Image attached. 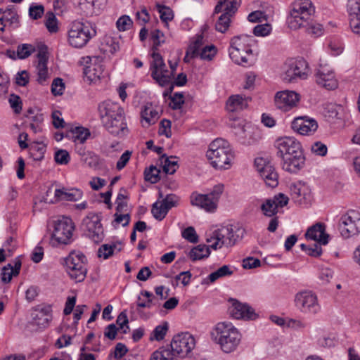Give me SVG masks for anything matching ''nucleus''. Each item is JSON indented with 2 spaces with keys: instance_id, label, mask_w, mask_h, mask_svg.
Returning a JSON list of instances; mask_svg holds the SVG:
<instances>
[{
  "instance_id": "62",
  "label": "nucleus",
  "mask_w": 360,
  "mask_h": 360,
  "mask_svg": "<svg viewBox=\"0 0 360 360\" xmlns=\"http://www.w3.org/2000/svg\"><path fill=\"white\" fill-rule=\"evenodd\" d=\"M65 89V85L63 82V79L60 78H56L53 79L51 84V92L53 95H62L63 93V90Z\"/></svg>"
},
{
  "instance_id": "25",
  "label": "nucleus",
  "mask_w": 360,
  "mask_h": 360,
  "mask_svg": "<svg viewBox=\"0 0 360 360\" xmlns=\"http://www.w3.org/2000/svg\"><path fill=\"white\" fill-rule=\"evenodd\" d=\"M230 314L236 319H251L254 320L257 315L255 310L248 304L236 302L229 309Z\"/></svg>"
},
{
  "instance_id": "37",
  "label": "nucleus",
  "mask_w": 360,
  "mask_h": 360,
  "mask_svg": "<svg viewBox=\"0 0 360 360\" xmlns=\"http://www.w3.org/2000/svg\"><path fill=\"white\" fill-rule=\"evenodd\" d=\"M210 255V247L202 244L193 248L188 253V256L193 262L207 258Z\"/></svg>"
},
{
  "instance_id": "35",
  "label": "nucleus",
  "mask_w": 360,
  "mask_h": 360,
  "mask_svg": "<svg viewBox=\"0 0 360 360\" xmlns=\"http://www.w3.org/2000/svg\"><path fill=\"white\" fill-rule=\"evenodd\" d=\"M291 30L304 28L311 37H318L323 34L324 29L322 24H290Z\"/></svg>"
},
{
  "instance_id": "42",
  "label": "nucleus",
  "mask_w": 360,
  "mask_h": 360,
  "mask_svg": "<svg viewBox=\"0 0 360 360\" xmlns=\"http://www.w3.org/2000/svg\"><path fill=\"white\" fill-rule=\"evenodd\" d=\"M235 134L238 137V141L242 144L251 145L255 141V139L252 136V133L243 127H239Z\"/></svg>"
},
{
  "instance_id": "52",
  "label": "nucleus",
  "mask_w": 360,
  "mask_h": 360,
  "mask_svg": "<svg viewBox=\"0 0 360 360\" xmlns=\"http://www.w3.org/2000/svg\"><path fill=\"white\" fill-rule=\"evenodd\" d=\"M157 8L160 15V18L163 22H167L168 21H171L173 19L174 13L169 7L158 4Z\"/></svg>"
},
{
  "instance_id": "20",
  "label": "nucleus",
  "mask_w": 360,
  "mask_h": 360,
  "mask_svg": "<svg viewBox=\"0 0 360 360\" xmlns=\"http://www.w3.org/2000/svg\"><path fill=\"white\" fill-rule=\"evenodd\" d=\"M300 99V95L295 91L285 90L276 94L274 103L278 109L287 112L295 107Z\"/></svg>"
},
{
  "instance_id": "7",
  "label": "nucleus",
  "mask_w": 360,
  "mask_h": 360,
  "mask_svg": "<svg viewBox=\"0 0 360 360\" xmlns=\"http://www.w3.org/2000/svg\"><path fill=\"white\" fill-rule=\"evenodd\" d=\"M63 265L69 276L76 282L83 281L87 274L86 257L82 253L71 252Z\"/></svg>"
},
{
  "instance_id": "44",
  "label": "nucleus",
  "mask_w": 360,
  "mask_h": 360,
  "mask_svg": "<svg viewBox=\"0 0 360 360\" xmlns=\"http://www.w3.org/2000/svg\"><path fill=\"white\" fill-rule=\"evenodd\" d=\"M160 162L162 165V169L166 174H173L178 167L177 162L172 158H169L165 155L161 156Z\"/></svg>"
},
{
  "instance_id": "30",
  "label": "nucleus",
  "mask_w": 360,
  "mask_h": 360,
  "mask_svg": "<svg viewBox=\"0 0 360 360\" xmlns=\"http://www.w3.org/2000/svg\"><path fill=\"white\" fill-rule=\"evenodd\" d=\"M22 262L20 258L16 257L13 261V264H8L1 269V279L4 283H9L13 276H18L20 273Z\"/></svg>"
},
{
  "instance_id": "34",
  "label": "nucleus",
  "mask_w": 360,
  "mask_h": 360,
  "mask_svg": "<svg viewBox=\"0 0 360 360\" xmlns=\"http://www.w3.org/2000/svg\"><path fill=\"white\" fill-rule=\"evenodd\" d=\"M82 193L78 189H56L55 198L58 200L77 201L82 198Z\"/></svg>"
},
{
  "instance_id": "61",
  "label": "nucleus",
  "mask_w": 360,
  "mask_h": 360,
  "mask_svg": "<svg viewBox=\"0 0 360 360\" xmlns=\"http://www.w3.org/2000/svg\"><path fill=\"white\" fill-rule=\"evenodd\" d=\"M44 13L42 5H32L29 8V15L32 20H38Z\"/></svg>"
},
{
  "instance_id": "51",
  "label": "nucleus",
  "mask_w": 360,
  "mask_h": 360,
  "mask_svg": "<svg viewBox=\"0 0 360 360\" xmlns=\"http://www.w3.org/2000/svg\"><path fill=\"white\" fill-rule=\"evenodd\" d=\"M72 132L75 141H79L80 143H84L90 136L89 130L82 127H75Z\"/></svg>"
},
{
  "instance_id": "55",
  "label": "nucleus",
  "mask_w": 360,
  "mask_h": 360,
  "mask_svg": "<svg viewBox=\"0 0 360 360\" xmlns=\"http://www.w3.org/2000/svg\"><path fill=\"white\" fill-rule=\"evenodd\" d=\"M180 201V198L175 194H168L161 201L164 207L169 212L172 207L178 206Z\"/></svg>"
},
{
  "instance_id": "58",
  "label": "nucleus",
  "mask_w": 360,
  "mask_h": 360,
  "mask_svg": "<svg viewBox=\"0 0 360 360\" xmlns=\"http://www.w3.org/2000/svg\"><path fill=\"white\" fill-rule=\"evenodd\" d=\"M182 237L192 243H196L198 241V236L195 229L193 226H188L181 233Z\"/></svg>"
},
{
  "instance_id": "59",
  "label": "nucleus",
  "mask_w": 360,
  "mask_h": 360,
  "mask_svg": "<svg viewBox=\"0 0 360 360\" xmlns=\"http://www.w3.org/2000/svg\"><path fill=\"white\" fill-rule=\"evenodd\" d=\"M224 190V186L222 184H218L215 185L211 190V191L207 193V195H210V198H212V201L215 202V205L217 206L218 202L221 198Z\"/></svg>"
},
{
  "instance_id": "9",
  "label": "nucleus",
  "mask_w": 360,
  "mask_h": 360,
  "mask_svg": "<svg viewBox=\"0 0 360 360\" xmlns=\"http://www.w3.org/2000/svg\"><path fill=\"white\" fill-rule=\"evenodd\" d=\"M96 34L92 24H72L68 31L69 44L75 48H82Z\"/></svg>"
},
{
  "instance_id": "2",
  "label": "nucleus",
  "mask_w": 360,
  "mask_h": 360,
  "mask_svg": "<svg viewBox=\"0 0 360 360\" xmlns=\"http://www.w3.org/2000/svg\"><path fill=\"white\" fill-rule=\"evenodd\" d=\"M194 338L188 333L174 336L171 343L155 351L150 360H174L186 356L194 347Z\"/></svg>"
},
{
  "instance_id": "47",
  "label": "nucleus",
  "mask_w": 360,
  "mask_h": 360,
  "mask_svg": "<svg viewBox=\"0 0 360 360\" xmlns=\"http://www.w3.org/2000/svg\"><path fill=\"white\" fill-rule=\"evenodd\" d=\"M151 213L155 219L162 221L165 218L168 211L164 207L161 201H157L152 205Z\"/></svg>"
},
{
  "instance_id": "18",
  "label": "nucleus",
  "mask_w": 360,
  "mask_h": 360,
  "mask_svg": "<svg viewBox=\"0 0 360 360\" xmlns=\"http://www.w3.org/2000/svg\"><path fill=\"white\" fill-rule=\"evenodd\" d=\"M288 201L287 195L279 193L273 198L265 199L260 205V210L265 217H273L277 214L280 208L288 205Z\"/></svg>"
},
{
  "instance_id": "41",
  "label": "nucleus",
  "mask_w": 360,
  "mask_h": 360,
  "mask_svg": "<svg viewBox=\"0 0 360 360\" xmlns=\"http://www.w3.org/2000/svg\"><path fill=\"white\" fill-rule=\"evenodd\" d=\"M204 44V37L203 34H197L191 42L187 49L188 53H191L193 56L198 57L199 53L200 52L202 46Z\"/></svg>"
},
{
  "instance_id": "24",
  "label": "nucleus",
  "mask_w": 360,
  "mask_h": 360,
  "mask_svg": "<svg viewBox=\"0 0 360 360\" xmlns=\"http://www.w3.org/2000/svg\"><path fill=\"white\" fill-rule=\"evenodd\" d=\"M292 128L302 135H309L316 131L318 124L313 119L297 117L292 122Z\"/></svg>"
},
{
  "instance_id": "50",
  "label": "nucleus",
  "mask_w": 360,
  "mask_h": 360,
  "mask_svg": "<svg viewBox=\"0 0 360 360\" xmlns=\"http://www.w3.org/2000/svg\"><path fill=\"white\" fill-rule=\"evenodd\" d=\"M35 51V47L30 44H22L17 48V56L18 59H25Z\"/></svg>"
},
{
  "instance_id": "12",
  "label": "nucleus",
  "mask_w": 360,
  "mask_h": 360,
  "mask_svg": "<svg viewBox=\"0 0 360 360\" xmlns=\"http://www.w3.org/2000/svg\"><path fill=\"white\" fill-rule=\"evenodd\" d=\"M308 64L303 58H290L284 64L283 80L293 82L297 79H304L307 77Z\"/></svg>"
},
{
  "instance_id": "60",
  "label": "nucleus",
  "mask_w": 360,
  "mask_h": 360,
  "mask_svg": "<svg viewBox=\"0 0 360 360\" xmlns=\"http://www.w3.org/2000/svg\"><path fill=\"white\" fill-rule=\"evenodd\" d=\"M55 161L60 165H67L70 160L68 152L65 150H58L55 153Z\"/></svg>"
},
{
  "instance_id": "36",
  "label": "nucleus",
  "mask_w": 360,
  "mask_h": 360,
  "mask_svg": "<svg viewBox=\"0 0 360 360\" xmlns=\"http://www.w3.org/2000/svg\"><path fill=\"white\" fill-rule=\"evenodd\" d=\"M100 50L105 54H113L120 49L119 43L112 37L105 35L100 44Z\"/></svg>"
},
{
  "instance_id": "32",
  "label": "nucleus",
  "mask_w": 360,
  "mask_h": 360,
  "mask_svg": "<svg viewBox=\"0 0 360 360\" xmlns=\"http://www.w3.org/2000/svg\"><path fill=\"white\" fill-rule=\"evenodd\" d=\"M141 114L143 127H148L155 124L159 118L158 111L154 109L151 103L146 105Z\"/></svg>"
},
{
  "instance_id": "45",
  "label": "nucleus",
  "mask_w": 360,
  "mask_h": 360,
  "mask_svg": "<svg viewBox=\"0 0 360 360\" xmlns=\"http://www.w3.org/2000/svg\"><path fill=\"white\" fill-rule=\"evenodd\" d=\"M233 273V271L231 270L229 266L224 265L221 267L219 268L217 271L211 273L208 276L207 279H209L210 283H214L220 278L232 275Z\"/></svg>"
},
{
  "instance_id": "13",
  "label": "nucleus",
  "mask_w": 360,
  "mask_h": 360,
  "mask_svg": "<svg viewBox=\"0 0 360 360\" xmlns=\"http://www.w3.org/2000/svg\"><path fill=\"white\" fill-rule=\"evenodd\" d=\"M296 308L304 314H316L321 311L317 295L311 290H302L295 295Z\"/></svg>"
},
{
  "instance_id": "33",
  "label": "nucleus",
  "mask_w": 360,
  "mask_h": 360,
  "mask_svg": "<svg viewBox=\"0 0 360 360\" xmlns=\"http://www.w3.org/2000/svg\"><path fill=\"white\" fill-rule=\"evenodd\" d=\"M249 98L243 97L240 95L230 96L226 102V108L229 111L235 112L243 110L248 106Z\"/></svg>"
},
{
  "instance_id": "8",
  "label": "nucleus",
  "mask_w": 360,
  "mask_h": 360,
  "mask_svg": "<svg viewBox=\"0 0 360 360\" xmlns=\"http://www.w3.org/2000/svg\"><path fill=\"white\" fill-rule=\"evenodd\" d=\"M245 230L241 228L233 229L232 225L221 226L213 232V239L215 242L211 245L214 250L223 246H233L236 241L243 238Z\"/></svg>"
},
{
  "instance_id": "15",
  "label": "nucleus",
  "mask_w": 360,
  "mask_h": 360,
  "mask_svg": "<svg viewBox=\"0 0 360 360\" xmlns=\"http://www.w3.org/2000/svg\"><path fill=\"white\" fill-rule=\"evenodd\" d=\"M341 236L349 238L360 233V213L356 210H349L343 214L338 224Z\"/></svg>"
},
{
  "instance_id": "48",
  "label": "nucleus",
  "mask_w": 360,
  "mask_h": 360,
  "mask_svg": "<svg viewBox=\"0 0 360 360\" xmlns=\"http://www.w3.org/2000/svg\"><path fill=\"white\" fill-rule=\"evenodd\" d=\"M217 53V49L214 45H207L202 48L198 57L202 60L211 61L216 56Z\"/></svg>"
},
{
  "instance_id": "27",
  "label": "nucleus",
  "mask_w": 360,
  "mask_h": 360,
  "mask_svg": "<svg viewBox=\"0 0 360 360\" xmlns=\"http://www.w3.org/2000/svg\"><path fill=\"white\" fill-rule=\"evenodd\" d=\"M305 236L322 245H326L328 243V235L326 233V226L323 223H316L309 228Z\"/></svg>"
},
{
  "instance_id": "54",
  "label": "nucleus",
  "mask_w": 360,
  "mask_h": 360,
  "mask_svg": "<svg viewBox=\"0 0 360 360\" xmlns=\"http://www.w3.org/2000/svg\"><path fill=\"white\" fill-rule=\"evenodd\" d=\"M115 248V244H103L98 248L97 255L99 258L107 259L113 255V252Z\"/></svg>"
},
{
  "instance_id": "43",
  "label": "nucleus",
  "mask_w": 360,
  "mask_h": 360,
  "mask_svg": "<svg viewBox=\"0 0 360 360\" xmlns=\"http://www.w3.org/2000/svg\"><path fill=\"white\" fill-rule=\"evenodd\" d=\"M46 146L41 143H34L30 147V156L35 161H40L44 157Z\"/></svg>"
},
{
  "instance_id": "22",
  "label": "nucleus",
  "mask_w": 360,
  "mask_h": 360,
  "mask_svg": "<svg viewBox=\"0 0 360 360\" xmlns=\"http://www.w3.org/2000/svg\"><path fill=\"white\" fill-rule=\"evenodd\" d=\"M107 0H79L78 8L86 17L98 15L105 8Z\"/></svg>"
},
{
  "instance_id": "19",
  "label": "nucleus",
  "mask_w": 360,
  "mask_h": 360,
  "mask_svg": "<svg viewBox=\"0 0 360 360\" xmlns=\"http://www.w3.org/2000/svg\"><path fill=\"white\" fill-rule=\"evenodd\" d=\"M85 63L89 64L84 68V77L89 83H96L102 77H103L104 68L101 63L99 57H85L83 58Z\"/></svg>"
},
{
  "instance_id": "23",
  "label": "nucleus",
  "mask_w": 360,
  "mask_h": 360,
  "mask_svg": "<svg viewBox=\"0 0 360 360\" xmlns=\"http://www.w3.org/2000/svg\"><path fill=\"white\" fill-rule=\"evenodd\" d=\"M292 198L301 205H307L311 202V194L309 187L304 183H293L290 187Z\"/></svg>"
},
{
  "instance_id": "63",
  "label": "nucleus",
  "mask_w": 360,
  "mask_h": 360,
  "mask_svg": "<svg viewBox=\"0 0 360 360\" xmlns=\"http://www.w3.org/2000/svg\"><path fill=\"white\" fill-rule=\"evenodd\" d=\"M8 101L13 111L17 114L20 113L22 110V101L20 96L11 94Z\"/></svg>"
},
{
  "instance_id": "10",
  "label": "nucleus",
  "mask_w": 360,
  "mask_h": 360,
  "mask_svg": "<svg viewBox=\"0 0 360 360\" xmlns=\"http://www.w3.org/2000/svg\"><path fill=\"white\" fill-rule=\"evenodd\" d=\"M153 60L150 65L151 77L160 86L169 85L172 81V73L169 72L162 56L154 51L151 53Z\"/></svg>"
},
{
  "instance_id": "57",
  "label": "nucleus",
  "mask_w": 360,
  "mask_h": 360,
  "mask_svg": "<svg viewBox=\"0 0 360 360\" xmlns=\"http://www.w3.org/2000/svg\"><path fill=\"white\" fill-rule=\"evenodd\" d=\"M171 102L169 106L174 109L177 110L181 108L184 103V94L183 93L176 92L170 96Z\"/></svg>"
},
{
  "instance_id": "64",
  "label": "nucleus",
  "mask_w": 360,
  "mask_h": 360,
  "mask_svg": "<svg viewBox=\"0 0 360 360\" xmlns=\"http://www.w3.org/2000/svg\"><path fill=\"white\" fill-rule=\"evenodd\" d=\"M311 152L319 156H325L327 154V146L320 141L314 143L311 148Z\"/></svg>"
},
{
  "instance_id": "4",
  "label": "nucleus",
  "mask_w": 360,
  "mask_h": 360,
  "mask_svg": "<svg viewBox=\"0 0 360 360\" xmlns=\"http://www.w3.org/2000/svg\"><path fill=\"white\" fill-rule=\"evenodd\" d=\"M214 342L220 345L226 353L234 351L239 345L241 335L231 323H218L211 333Z\"/></svg>"
},
{
  "instance_id": "46",
  "label": "nucleus",
  "mask_w": 360,
  "mask_h": 360,
  "mask_svg": "<svg viewBox=\"0 0 360 360\" xmlns=\"http://www.w3.org/2000/svg\"><path fill=\"white\" fill-rule=\"evenodd\" d=\"M81 160L89 167H96L99 165V157L91 151H83Z\"/></svg>"
},
{
  "instance_id": "16",
  "label": "nucleus",
  "mask_w": 360,
  "mask_h": 360,
  "mask_svg": "<svg viewBox=\"0 0 360 360\" xmlns=\"http://www.w3.org/2000/svg\"><path fill=\"white\" fill-rule=\"evenodd\" d=\"M255 167L266 185L275 188L278 184V174L274 166L266 162L263 158H257L255 160Z\"/></svg>"
},
{
  "instance_id": "17",
  "label": "nucleus",
  "mask_w": 360,
  "mask_h": 360,
  "mask_svg": "<svg viewBox=\"0 0 360 360\" xmlns=\"http://www.w3.org/2000/svg\"><path fill=\"white\" fill-rule=\"evenodd\" d=\"M82 226L87 231V236L95 243L101 242L103 238V229L101 223V217L90 212L83 219Z\"/></svg>"
},
{
  "instance_id": "53",
  "label": "nucleus",
  "mask_w": 360,
  "mask_h": 360,
  "mask_svg": "<svg viewBox=\"0 0 360 360\" xmlns=\"http://www.w3.org/2000/svg\"><path fill=\"white\" fill-rule=\"evenodd\" d=\"M160 173V169L152 165L149 167V169L145 170V179L152 184H155L160 179L159 176Z\"/></svg>"
},
{
  "instance_id": "31",
  "label": "nucleus",
  "mask_w": 360,
  "mask_h": 360,
  "mask_svg": "<svg viewBox=\"0 0 360 360\" xmlns=\"http://www.w3.org/2000/svg\"><path fill=\"white\" fill-rule=\"evenodd\" d=\"M224 13L219 17L220 22H231L232 17L238 11L241 0H224Z\"/></svg>"
},
{
  "instance_id": "39",
  "label": "nucleus",
  "mask_w": 360,
  "mask_h": 360,
  "mask_svg": "<svg viewBox=\"0 0 360 360\" xmlns=\"http://www.w3.org/2000/svg\"><path fill=\"white\" fill-rule=\"evenodd\" d=\"M347 8L349 20L360 22V0H348Z\"/></svg>"
},
{
  "instance_id": "6",
  "label": "nucleus",
  "mask_w": 360,
  "mask_h": 360,
  "mask_svg": "<svg viewBox=\"0 0 360 360\" xmlns=\"http://www.w3.org/2000/svg\"><path fill=\"white\" fill-rule=\"evenodd\" d=\"M206 156L216 169H227L234 158L229 142L223 139H216L209 146Z\"/></svg>"
},
{
  "instance_id": "38",
  "label": "nucleus",
  "mask_w": 360,
  "mask_h": 360,
  "mask_svg": "<svg viewBox=\"0 0 360 360\" xmlns=\"http://www.w3.org/2000/svg\"><path fill=\"white\" fill-rule=\"evenodd\" d=\"M325 115L331 119H341L344 113V107L336 103H328L324 108Z\"/></svg>"
},
{
  "instance_id": "40",
  "label": "nucleus",
  "mask_w": 360,
  "mask_h": 360,
  "mask_svg": "<svg viewBox=\"0 0 360 360\" xmlns=\"http://www.w3.org/2000/svg\"><path fill=\"white\" fill-rule=\"evenodd\" d=\"M248 20L250 22H262L263 21H273L274 18L271 11L266 13V11L258 10L250 13L248 16Z\"/></svg>"
},
{
  "instance_id": "28",
  "label": "nucleus",
  "mask_w": 360,
  "mask_h": 360,
  "mask_svg": "<svg viewBox=\"0 0 360 360\" xmlns=\"http://www.w3.org/2000/svg\"><path fill=\"white\" fill-rule=\"evenodd\" d=\"M191 203L194 206L200 207L207 212H214L217 206L212 201L210 195L192 193L191 195Z\"/></svg>"
},
{
  "instance_id": "11",
  "label": "nucleus",
  "mask_w": 360,
  "mask_h": 360,
  "mask_svg": "<svg viewBox=\"0 0 360 360\" xmlns=\"http://www.w3.org/2000/svg\"><path fill=\"white\" fill-rule=\"evenodd\" d=\"M75 226L72 219L67 217H62L54 223L51 243L53 246L60 244H68L71 241Z\"/></svg>"
},
{
  "instance_id": "26",
  "label": "nucleus",
  "mask_w": 360,
  "mask_h": 360,
  "mask_svg": "<svg viewBox=\"0 0 360 360\" xmlns=\"http://www.w3.org/2000/svg\"><path fill=\"white\" fill-rule=\"evenodd\" d=\"M37 81L39 84H44L49 78L47 68L48 56L46 46L42 47L39 50V52L37 54Z\"/></svg>"
},
{
  "instance_id": "14",
  "label": "nucleus",
  "mask_w": 360,
  "mask_h": 360,
  "mask_svg": "<svg viewBox=\"0 0 360 360\" xmlns=\"http://www.w3.org/2000/svg\"><path fill=\"white\" fill-rule=\"evenodd\" d=\"M315 8L311 0H295L290 5V22L312 20Z\"/></svg>"
},
{
  "instance_id": "5",
  "label": "nucleus",
  "mask_w": 360,
  "mask_h": 360,
  "mask_svg": "<svg viewBox=\"0 0 360 360\" xmlns=\"http://www.w3.org/2000/svg\"><path fill=\"white\" fill-rule=\"evenodd\" d=\"M255 44L252 36L241 34L233 37L229 49V56L236 64L247 65L253 58L252 46Z\"/></svg>"
},
{
  "instance_id": "49",
  "label": "nucleus",
  "mask_w": 360,
  "mask_h": 360,
  "mask_svg": "<svg viewBox=\"0 0 360 360\" xmlns=\"http://www.w3.org/2000/svg\"><path fill=\"white\" fill-rule=\"evenodd\" d=\"M168 323L165 321L161 325L157 326L153 331V336L150 337V340H155L157 341H160L163 340L167 334L168 330Z\"/></svg>"
},
{
  "instance_id": "3",
  "label": "nucleus",
  "mask_w": 360,
  "mask_h": 360,
  "mask_svg": "<svg viewBox=\"0 0 360 360\" xmlns=\"http://www.w3.org/2000/svg\"><path fill=\"white\" fill-rule=\"evenodd\" d=\"M98 111L104 126L112 135L122 137L127 134L124 110L117 103L106 101L99 104Z\"/></svg>"
},
{
  "instance_id": "29",
  "label": "nucleus",
  "mask_w": 360,
  "mask_h": 360,
  "mask_svg": "<svg viewBox=\"0 0 360 360\" xmlns=\"http://www.w3.org/2000/svg\"><path fill=\"white\" fill-rule=\"evenodd\" d=\"M32 316L33 324L39 326L40 328H45L48 326L52 318L51 308L50 306H46L37 309Z\"/></svg>"
},
{
  "instance_id": "1",
  "label": "nucleus",
  "mask_w": 360,
  "mask_h": 360,
  "mask_svg": "<svg viewBox=\"0 0 360 360\" xmlns=\"http://www.w3.org/2000/svg\"><path fill=\"white\" fill-rule=\"evenodd\" d=\"M277 155L282 160V167L290 173H297L304 165L301 144L294 137L285 136L276 139Z\"/></svg>"
},
{
  "instance_id": "21",
  "label": "nucleus",
  "mask_w": 360,
  "mask_h": 360,
  "mask_svg": "<svg viewBox=\"0 0 360 360\" xmlns=\"http://www.w3.org/2000/svg\"><path fill=\"white\" fill-rule=\"evenodd\" d=\"M315 79L318 85L328 90L335 89L338 86L335 73L326 66H320L317 69Z\"/></svg>"
},
{
  "instance_id": "56",
  "label": "nucleus",
  "mask_w": 360,
  "mask_h": 360,
  "mask_svg": "<svg viewBox=\"0 0 360 360\" xmlns=\"http://www.w3.org/2000/svg\"><path fill=\"white\" fill-rule=\"evenodd\" d=\"M271 30V24H257L253 29V33L257 37H266Z\"/></svg>"
}]
</instances>
